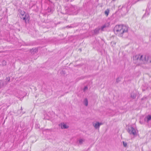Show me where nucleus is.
<instances>
[{"label":"nucleus","instance_id":"nucleus-1","mask_svg":"<svg viewBox=\"0 0 151 151\" xmlns=\"http://www.w3.org/2000/svg\"><path fill=\"white\" fill-rule=\"evenodd\" d=\"M115 33L120 37L124 38L128 35V27L124 25H117L114 28Z\"/></svg>","mask_w":151,"mask_h":151},{"label":"nucleus","instance_id":"nucleus-2","mask_svg":"<svg viewBox=\"0 0 151 151\" xmlns=\"http://www.w3.org/2000/svg\"><path fill=\"white\" fill-rule=\"evenodd\" d=\"M134 60H137L140 64H146L151 63V57L148 55L143 56L142 55H136L133 58Z\"/></svg>","mask_w":151,"mask_h":151},{"label":"nucleus","instance_id":"nucleus-3","mask_svg":"<svg viewBox=\"0 0 151 151\" xmlns=\"http://www.w3.org/2000/svg\"><path fill=\"white\" fill-rule=\"evenodd\" d=\"M19 16L21 19H23L25 21L27 20H29V15L28 14H25L24 12H21Z\"/></svg>","mask_w":151,"mask_h":151},{"label":"nucleus","instance_id":"nucleus-4","mask_svg":"<svg viewBox=\"0 0 151 151\" xmlns=\"http://www.w3.org/2000/svg\"><path fill=\"white\" fill-rule=\"evenodd\" d=\"M128 131L130 134H132L134 135L136 134V132L135 129L131 126L129 127Z\"/></svg>","mask_w":151,"mask_h":151},{"label":"nucleus","instance_id":"nucleus-5","mask_svg":"<svg viewBox=\"0 0 151 151\" xmlns=\"http://www.w3.org/2000/svg\"><path fill=\"white\" fill-rule=\"evenodd\" d=\"M93 124L95 129H99L101 125L102 124L101 123H99V122H96V123H93Z\"/></svg>","mask_w":151,"mask_h":151},{"label":"nucleus","instance_id":"nucleus-6","mask_svg":"<svg viewBox=\"0 0 151 151\" xmlns=\"http://www.w3.org/2000/svg\"><path fill=\"white\" fill-rule=\"evenodd\" d=\"M7 84V82L0 80V89L5 86Z\"/></svg>","mask_w":151,"mask_h":151},{"label":"nucleus","instance_id":"nucleus-7","mask_svg":"<svg viewBox=\"0 0 151 151\" xmlns=\"http://www.w3.org/2000/svg\"><path fill=\"white\" fill-rule=\"evenodd\" d=\"M59 126L61 127L62 129H66L68 128V126L64 123H62L59 124Z\"/></svg>","mask_w":151,"mask_h":151},{"label":"nucleus","instance_id":"nucleus-8","mask_svg":"<svg viewBox=\"0 0 151 151\" xmlns=\"http://www.w3.org/2000/svg\"><path fill=\"white\" fill-rule=\"evenodd\" d=\"M85 139H80L78 141V144L80 145H81L85 141Z\"/></svg>","mask_w":151,"mask_h":151},{"label":"nucleus","instance_id":"nucleus-9","mask_svg":"<svg viewBox=\"0 0 151 151\" xmlns=\"http://www.w3.org/2000/svg\"><path fill=\"white\" fill-rule=\"evenodd\" d=\"M100 30V27H98L96 28L94 30V33L95 34H98Z\"/></svg>","mask_w":151,"mask_h":151},{"label":"nucleus","instance_id":"nucleus-10","mask_svg":"<svg viewBox=\"0 0 151 151\" xmlns=\"http://www.w3.org/2000/svg\"><path fill=\"white\" fill-rule=\"evenodd\" d=\"M38 50L37 48L32 49L30 50V52L32 54H34L37 52Z\"/></svg>","mask_w":151,"mask_h":151},{"label":"nucleus","instance_id":"nucleus-11","mask_svg":"<svg viewBox=\"0 0 151 151\" xmlns=\"http://www.w3.org/2000/svg\"><path fill=\"white\" fill-rule=\"evenodd\" d=\"M83 104L85 106H88V100L87 99L85 98L84 99L83 101Z\"/></svg>","mask_w":151,"mask_h":151},{"label":"nucleus","instance_id":"nucleus-12","mask_svg":"<svg viewBox=\"0 0 151 151\" xmlns=\"http://www.w3.org/2000/svg\"><path fill=\"white\" fill-rule=\"evenodd\" d=\"M149 14V9H146L145 14L143 15V17H144L146 15H148Z\"/></svg>","mask_w":151,"mask_h":151},{"label":"nucleus","instance_id":"nucleus-13","mask_svg":"<svg viewBox=\"0 0 151 151\" xmlns=\"http://www.w3.org/2000/svg\"><path fill=\"white\" fill-rule=\"evenodd\" d=\"M147 119V121L148 122L151 119V116L148 115L147 117L145 118V119Z\"/></svg>","mask_w":151,"mask_h":151},{"label":"nucleus","instance_id":"nucleus-14","mask_svg":"<svg viewBox=\"0 0 151 151\" xmlns=\"http://www.w3.org/2000/svg\"><path fill=\"white\" fill-rule=\"evenodd\" d=\"M109 10L108 9H107L105 12V14L108 16L109 13Z\"/></svg>","mask_w":151,"mask_h":151},{"label":"nucleus","instance_id":"nucleus-15","mask_svg":"<svg viewBox=\"0 0 151 151\" xmlns=\"http://www.w3.org/2000/svg\"><path fill=\"white\" fill-rule=\"evenodd\" d=\"M122 11H125V13H127V11L126 8L125 7H123L121 9Z\"/></svg>","mask_w":151,"mask_h":151},{"label":"nucleus","instance_id":"nucleus-16","mask_svg":"<svg viewBox=\"0 0 151 151\" xmlns=\"http://www.w3.org/2000/svg\"><path fill=\"white\" fill-rule=\"evenodd\" d=\"M131 96L133 99H134L136 97V95H135L134 93H132L131 95Z\"/></svg>","mask_w":151,"mask_h":151},{"label":"nucleus","instance_id":"nucleus-17","mask_svg":"<svg viewBox=\"0 0 151 151\" xmlns=\"http://www.w3.org/2000/svg\"><path fill=\"white\" fill-rule=\"evenodd\" d=\"M123 145L124 147H127V142H124V141H123Z\"/></svg>","mask_w":151,"mask_h":151},{"label":"nucleus","instance_id":"nucleus-18","mask_svg":"<svg viewBox=\"0 0 151 151\" xmlns=\"http://www.w3.org/2000/svg\"><path fill=\"white\" fill-rule=\"evenodd\" d=\"M121 81L120 78H118L116 79V82L117 83H119Z\"/></svg>","mask_w":151,"mask_h":151},{"label":"nucleus","instance_id":"nucleus-19","mask_svg":"<svg viewBox=\"0 0 151 151\" xmlns=\"http://www.w3.org/2000/svg\"><path fill=\"white\" fill-rule=\"evenodd\" d=\"M6 81L8 83V82L9 81H10V78L9 77H7L6 78Z\"/></svg>","mask_w":151,"mask_h":151},{"label":"nucleus","instance_id":"nucleus-20","mask_svg":"<svg viewBox=\"0 0 151 151\" xmlns=\"http://www.w3.org/2000/svg\"><path fill=\"white\" fill-rule=\"evenodd\" d=\"M105 27V26H103L101 27V28H100V29H101L102 31H103V30L104 28Z\"/></svg>","mask_w":151,"mask_h":151},{"label":"nucleus","instance_id":"nucleus-21","mask_svg":"<svg viewBox=\"0 0 151 151\" xmlns=\"http://www.w3.org/2000/svg\"><path fill=\"white\" fill-rule=\"evenodd\" d=\"M88 89V87L87 86H86L84 87V88H83V91H85L86 90H87Z\"/></svg>","mask_w":151,"mask_h":151},{"label":"nucleus","instance_id":"nucleus-22","mask_svg":"<svg viewBox=\"0 0 151 151\" xmlns=\"http://www.w3.org/2000/svg\"><path fill=\"white\" fill-rule=\"evenodd\" d=\"M35 127L36 128H40V126L39 125L36 124Z\"/></svg>","mask_w":151,"mask_h":151},{"label":"nucleus","instance_id":"nucleus-23","mask_svg":"<svg viewBox=\"0 0 151 151\" xmlns=\"http://www.w3.org/2000/svg\"><path fill=\"white\" fill-rule=\"evenodd\" d=\"M74 9V8L72 7L70 8L69 10H70L71 11H73V9Z\"/></svg>","mask_w":151,"mask_h":151}]
</instances>
